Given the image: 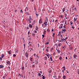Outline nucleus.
Wrapping results in <instances>:
<instances>
[{"mask_svg":"<svg viewBox=\"0 0 79 79\" xmlns=\"http://www.w3.org/2000/svg\"><path fill=\"white\" fill-rule=\"evenodd\" d=\"M63 23H61L60 24V25L59 26V29H61V28H63Z\"/></svg>","mask_w":79,"mask_h":79,"instance_id":"obj_1","label":"nucleus"},{"mask_svg":"<svg viewBox=\"0 0 79 79\" xmlns=\"http://www.w3.org/2000/svg\"><path fill=\"white\" fill-rule=\"evenodd\" d=\"M39 24H42V19L40 18L39 21Z\"/></svg>","mask_w":79,"mask_h":79,"instance_id":"obj_2","label":"nucleus"},{"mask_svg":"<svg viewBox=\"0 0 79 79\" xmlns=\"http://www.w3.org/2000/svg\"><path fill=\"white\" fill-rule=\"evenodd\" d=\"M25 55L26 58H28V57H29V53H28L27 52H26L25 54Z\"/></svg>","mask_w":79,"mask_h":79,"instance_id":"obj_3","label":"nucleus"},{"mask_svg":"<svg viewBox=\"0 0 79 79\" xmlns=\"http://www.w3.org/2000/svg\"><path fill=\"white\" fill-rule=\"evenodd\" d=\"M44 24H45V26H47L48 25V23H47V21H46L44 23Z\"/></svg>","mask_w":79,"mask_h":79,"instance_id":"obj_4","label":"nucleus"},{"mask_svg":"<svg viewBox=\"0 0 79 79\" xmlns=\"http://www.w3.org/2000/svg\"><path fill=\"white\" fill-rule=\"evenodd\" d=\"M5 67L4 65H0V69H2V68H3V67Z\"/></svg>","mask_w":79,"mask_h":79,"instance_id":"obj_5","label":"nucleus"},{"mask_svg":"<svg viewBox=\"0 0 79 79\" xmlns=\"http://www.w3.org/2000/svg\"><path fill=\"white\" fill-rule=\"evenodd\" d=\"M61 40L62 42H65L66 40L64 39H63V38H61Z\"/></svg>","mask_w":79,"mask_h":79,"instance_id":"obj_6","label":"nucleus"},{"mask_svg":"<svg viewBox=\"0 0 79 79\" xmlns=\"http://www.w3.org/2000/svg\"><path fill=\"white\" fill-rule=\"evenodd\" d=\"M62 32H66V30L65 28H63L61 30Z\"/></svg>","mask_w":79,"mask_h":79,"instance_id":"obj_7","label":"nucleus"},{"mask_svg":"<svg viewBox=\"0 0 79 79\" xmlns=\"http://www.w3.org/2000/svg\"><path fill=\"white\" fill-rule=\"evenodd\" d=\"M58 47H61V46H62V44L61 43H59V44L57 45Z\"/></svg>","mask_w":79,"mask_h":79,"instance_id":"obj_8","label":"nucleus"},{"mask_svg":"<svg viewBox=\"0 0 79 79\" xmlns=\"http://www.w3.org/2000/svg\"><path fill=\"white\" fill-rule=\"evenodd\" d=\"M29 10V8L28 7H26V8L25 9V11L26 12V11H28Z\"/></svg>","mask_w":79,"mask_h":79,"instance_id":"obj_9","label":"nucleus"},{"mask_svg":"<svg viewBox=\"0 0 79 79\" xmlns=\"http://www.w3.org/2000/svg\"><path fill=\"white\" fill-rule=\"evenodd\" d=\"M28 21L29 22L31 21H32V19H31V18L30 17L29 19H28Z\"/></svg>","mask_w":79,"mask_h":79,"instance_id":"obj_10","label":"nucleus"},{"mask_svg":"<svg viewBox=\"0 0 79 79\" xmlns=\"http://www.w3.org/2000/svg\"><path fill=\"white\" fill-rule=\"evenodd\" d=\"M57 53H58L59 54H60V52H61V51H60V50H59V49H58L57 51Z\"/></svg>","mask_w":79,"mask_h":79,"instance_id":"obj_11","label":"nucleus"},{"mask_svg":"<svg viewBox=\"0 0 79 79\" xmlns=\"http://www.w3.org/2000/svg\"><path fill=\"white\" fill-rule=\"evenodd\" d=\"M66 10V9H65V8H63V9H62V12L63 13H64V11H65Z\"/></svg>","mask_w":79,"mask_h":79,"instance_id":"obj_12","label":"nucleus"},{"mask_svg":"<svg viewBox=\"0 0 79 79\" xmlns=\"http://www.w3.org/2000/svg\"><path fill=\"white\" fill-rule=\"evenodd\" d=\"M76 57H77V55H75L74 54L73 56L74 58L75 59H76Z\"/></svg>","mask_w":79,"mask_h":79,"instance_id":"obj_13","label":"nucleus"},{"mask_svg":"<svg viewBox=\"0 0 79 79\" xmlns=\"http://www.w3.org/2000/svg\"><path fill=\"white\" fill-rule=\"evenodd\" d=\"M11 50H10L8 52V53L9 55H11Z\"/></svg>","mask_w":79,"mask_h":79,"instance_id":"obj_14","label":"nucleus"},{"mask_svg":"<svg viewBox=\"0 0 79 79\" xmlns=\"http://www.w3.org/2000/svg\"><path fill=\"white\" fill-rule=\"evenodd\" d=\"M38 60H35V64H38Z\"/></svg>","mask_w":79,"mask_h":79,"instance_id":"obj_15","label":"nucleus"},{"mask_svg":"<svg viewBox=\"0 0 79 79\" xmlns=\"http://www.w3.org/2000/svg\"><path fill=\"white\" fill-rule=\"evenodd\" d=\"M4 56H5V55L3 54H2V55L1 56V57L2 58H3V57H4Z\"/></svg>","mask_w":79,"mask_h":79,"instance_id":"obj_16","label":"nucleus"},{"mask_svg":"<svg viewBox=\"0 0 79 79\" xmlns=\"http://www.w3.org/2000/svg\"><path fill=\"white\" fill-rule=\"evenodd\" d=\"M46 55L48 57V58H50V54L48 55L47 54H46Z\"/></svg>","mask_w":79,"mask_h":79,"instance_id":"obj_17","label":"nucleus"},{"mask_svg":"<svg viewBox=\"0 0 79 79\" xmlns=\"http://www.w3.org/2000/svg\"><path fill=\"white\" fill-rule=\"evenodd\" d=\"M30 61H33V57H31L30 58Z\"/></svg>","mask_w":79,"mask_h":79,"instance_id":"obj_18","label":"nucleus"},{"mask_svg":"<svg viewBox=\"0 0 79 79\" xmlns=\"http://www.w3.org/2000/svg\"><path fill=\"white\" fill-rule=\"evenodd\" d=\"M44 60H47V57L45 56L44 57Z\"/></svg>","mask_w":79,"mask_h":79,"instance_id":"obj_19","label":"nucleus"},{"mask_svg":"<svg viewBox=\"0 0 79 79\" xmlns=\"http://www.w3.org/2000/svg\"><path fill=\"white\" fill-rule=\"evenodd\" d=\"M6 63H7V64H10V62H9V61H7L6 62Z\"/></svg>","mask_w":79,"mask_h":79,"instance_id":"obj_20","label":"nucleus"},{"mask_svg":"<svg viewBox=\"0 0 79 79\" xmlns=\"http://www.w3.org/2000/svg\"><path fill=\"white\" fill-rule=\"evenodd\" d=\"M29 27H31V28H32V25L31 24H29Z\"/></svg>","mask_w":79,"mask_h":79,"instance_id":"obj_21","label":"nucleus"},{"mask_svg":"<svg viewBox=\"0 0 79 79\" xmlns=\"http://www.w3.org/2000/svg\"><path fill=\"white\" fill-rule=\"evenodd\" d=\"M63 79H66V76L64 75L63 77Z\"/></svg>","mask_w":79,"mask_h":79,"instance_id":"obj_22","label":"nucleus"},{"mask_svg":"<svg viewBox=\"0 0 79 79\" xmlns=\"http://www.w3.org/2000/svg\"><path fill=\"white\" fill-rule=\"evenodd\" d=\"M63 27L64 29H66V25H64L63 26Z\"/></svg>","mask_w":79,"mask_h":79,"instance_id":"obj_23","label":"nucleus"},{"mask_svg":"<svg viewBox=\"0 0 79 79\" xmlns=\"http://www.w3.org/2000/svg\"><path fill=\"white\" fill-rule=\"evenodd\" d=\"M32 68H35V65L34 64H33V65H32Z\"/></svg>","mask_w":79,"mask_h":79,"instance_id":"obj_24","label":"nucleus"},{"mask_svg":"<svg viewBox=\"0 0 79 79\" xmlns=\"http://www.w3.org/2000/svg\"><path fill=\"white\" fill-rule=\"evenodd\" d=\"M31 51H33V48H30V52H31Z\"/></svg>","mask_w":79,"mask_h":79,"instance_id":"obj_25","label":"nucleus"},{"mask_svg":"<svg viewBox=\"0 0 79 79\" xmlns=\"http://www.w3.org/2000/svg\"><path fill=\"white\" fill-rule=\"evenodd\" d=\"M22 70H23V71H24V67L23 66L22 68Z\"/></svg>","mask_w":79,"mask_h":79,"instance_id":"obj_26","label":"nucleus"},{"mask_svg":"<svg viewBox=\"0 0 79 79\" xmlns=\"http://www.w3.org/2000/svg\"><path fill=\"white\" fill-rule=\"evenodd\" d=\"M50 59H51V61H53V59H52V57H50Z\"/></svg>","mask_w":79,"mask_h":79,"instance_id":"obj_27","label":"nucleus"},{"mask_svg":"<svg viewBox=\"0 0 79 79\" xmlns=\"http://www.w3.org/2000/svg\"><path fill=\"white\" fill-rule=\"evenodd\" d=\"M59 59L60 60H62V57H61V56L59 58Z\"/></svg>","mask_w":79,"mask_h":79,"instance_id":"obj_28","label":"nucleus"},{"mask_svg":"<svg viewBox=\"0 0 79 79\" xmlns=\"http://www.w3.org/2000/svg\"><path fill=\"white\" fill-rule=\"evenodd\" d=\"M29 46H30V47H31V48H33V46H32V44H29Z\"/></svg>","mask_w":79,"mask_h":79,"instance_id":"obj_29","label":"nucleus"},{"mask_svg":"<svg viewBox=\"0 0 79 79\" xmlns=\"http://www.w3.org/2000/svg\"><path fill=\"white\" fill-rule=\"evenodd\" d=\"M63 68H64L63 70H66V68H65V67L64 66L62 67Z\"/></svg>","mask_w":79,"mask_h":79,"instance_id":"obj_30","label":"nucleus"},{"mask_svg":"<svg viewBox=\"0 0 79 79\" xmlns=\"http://www.w3.org/2000/svg\"><path fill=\"white\" fill-rule=\"evenodd\" d=\"M32 35H33V36H35V33H33Z\"/></svg>","mask_w":79,"mask_h":79,"instance_id":"obj_31","label":"nucleus"},{"mask_svg":"<svg viewBox=\"0 0 79 79\" xmlns=\"http://www.w3.org/2000/svg\"><path fill=\"white\" fill-rule=\"evenodd\" d=\"M73 23L71 22V21L70 22V25H73Z\"/></svg>","mask_w":79,"mask_h":79,"instance_id":"obj_32","label":"nucleus"},{"mask_svg":"<svg viewBox=\"0 0 79 79\" xmlns=\"http://www.w3.org/2000/svg\"><path fill=\"white\" fill-rule=\"evenodd\" d=\"M77 21V19H76V18H74V21Z\"/></svg>","mask_w":79,"mask_h":79,"instance_id":"obj_33","label":"nucleus"},{"mask_svg":"<svg viewBox=\"0 0 79 79\" xmlns=\"http://www.w3.org/2000/svg\"><path fill=\"white\" fill-rule=\"evenodd\" d=\"M16 56V54H14L13 55V56H14V57H15Z\"/></svg>","mask_w":79,"mask_h":79,"instance_id":"obj_34","label":"nucleus"},{"mask_svg":"<svg viewBox=\"0 0 79 79\" xmlns=\"http://www.w3.org/2000/svg\"><path fill=\"white\" fill-rule=\"evenodd\" d=\"M15 51L16 53H18V50H17V49L15 50Z\"/></svg>","mask_w":79,"mask_h":79,"instance_id":"obj_35","label":"nucleus"},{"mask_svg":"<svg viewBox=\"0 0 79 79\" xmlns=\"http://www.w3.org/2000/svg\"><path fill=\"white\" fill-rule=\"evenodd\" d=\"M66 44H67V45H69V48L70 47V45H68V43L67 42H66Z\"/></svg>","mask_w":79,"mask_h":79,"instance_id":"obj_36","label":"nucleus"},{"mask_svg":"<svg viewBox=\"0 0 79 79\" xmlns=\"http://www.w3.org/2000/svg\"><path fill=\"white\" fill-rule=\"evenodd\" d=\"M42 78L43 79H45V76H43V77H42Z\"/></svg>","mask_w":79,"mask_h":79,"instance_id":"obj_37","label":"nucleus"},{"mask_svg":"<svg viewBox=\"0 0 79 79\" xmlns=\"http://www.w3.org/2000/svg\"><path fill=\"white\" fill-rule=\"evenodd\" d=\"M20 11L21 13H23V10H20Z\"/></svg>","mask_w":79,"mask_h":79,"instance_id":"obj_38","label":"nucleus"},{"mask_svg":"<svg viewBox=\"0 0 79 79\" xmlns=\"http://www.w3.org/2000/svg\"><path fill=\"white\" fill-rule=\"evenodd\" d=\"M73 47H70V50H72L73 49Z\"/></svg>","mask_w":79,"mask_h":79,"instance_id":"obj_39","label":"nucleus"},{"mask_svg":"<svg viewBox=\"0 0 79 79\" xmlns=\"http://www.w3.org/2000/svg\"><path fill=\"white\" fill-rule=\"evenodd\" d=\"M47 31H48V32H50V30L49 29H48L47 30Z\"/></svg>","mask_w":79,"mask_h":79,"instance_id":"obj_40","label":"nucleus"},{"mask_svg":"<svg viewBox=\"0 0 79 79\" xmlns=\"http://www.w3.org/2000/svg\"><path fill=\"white\" fill-rule=\"evenodd\" d=\"M68 39V37H66L64 39H65V41H66V39Z\"/></svg>","mask_w":79,"mask_h":79,"instance_id":"obj_41","label":"nucleus"},{"mask_svg":"<svg viewBox=\"0 0 79 79\" xmlns=\"http://www.w3.org/2000/svg\"><path fill=\"white\" fill-rule=\"evenodd\" d=\"M60 17L61 18H63V15H61L60 16Z\"/></svg>","mask_w":79,"mask_h":79,"instance_id":"obj_42","label":"nucleus"},{"mask_svg":"<svg viewBox=\"0 0 79 79\" xmlns=\"http://www.w3.org/2000/svg\"><path fill=\"white\" fill-rule=\"evenodd\" d=\"M52 70H50L49 71V73H52Z\"/></svg>","mask_w":79,"mask_h":79,"instance_id":"obj_43","label":"nucleus"},{"mask_svg":"<svg viewBox=\"0 0 79 79\" xmlns=\"http://www.w3.org/2000/svg\"><path fill=\"white\" fill-rule=\"evenodd\" d=\"M35 15H36V16H39V14H36V13H35Z\"/></svg>","mask_w":79,"mask_h":79,"instance_id":"obj_44","label":"nucleus"},{"mask_svg":"<svg viewBox=\"0 0 79 79\" xmlns=\"http://www.w3.org/2000/svg\"><path fill=\"white\" fill-rule=\"evenodd\" d=\"M55 23H56V22H58V20L56 19V20L55 21Z\"/></svg>","mask_w":79,"mask_h":79,"instance_id":"obj_45","label":"nucleus"},{"mask_svg":"<svg viewBox=\"0 0 79 79\" xmlns=\"http://www.w3.org/2000/svg\"><path fill=\"white\" fill-rule=\"evenodd\" d=\"M5 77H6L5 76L3 77V79H5Z\"/></svg>","mask_w":79,"mask_h":79,"instance_id":"obj_46","label":"nucleus"},{"mask_svg":"<svg viewBox=\"0 0 79 79\" xmlns=\"http://www.w3.org/2000/svg\"><path fill=\"white\" fill-rule=\"evenodd\" d=\"M36 57H37V58H39V55L38 54L36 55Z\"/></svg>","mask_w":79,"mask_h":79,"instance_id":"obj_47","label":"nucleus"},{"mask_svg":"<svg viewBox=\"0 0 79 79\" xmlns=\"http://www.w3.org/2000/svg\"><path fill=\"white\" fill-rule=\"evenodd\" d=\"M46 51L47 52H48V49H46Z\"/></svg>","mask_w":79,"mask_h":79,"instance_id":"obj_48","label":"nucleus"},{"mask_svg":"<svg viewBox=\"0 0 79 79\" xmlns=\"http://www.w3.org/2000/svg\"><path fill=\"white\" fill-rule=\"evenodd\" d=\"M36 31H38V27H37L36 29Z\"/></svg>","mask_w":79,"mask_h":79,"instance_id":"obj_49","label":"nucleus"},{"mask_svg":"<svg viewBox=\"0 0 79 79\" xmlns=\"http://www.w3.org/2000/svg\"><path fill=\"white\" fill-rule=\"evenodd\" d=\"M55 33L53 34V35H52L53 37H55V35H55Z\"/></svg>","mask_w":79,"mask_h":79,"instance_id":"obj_50","label":"nucleus"},{"mask_svg":"<svg viewBox=\"0 0 79 79\" xmlns=\"http://www.w3.org/2000/svg\"><path fill=\"white\" fill-rule=\"evenodd\" d=\"M8 68H9V69H9V70L10 71V67L9 66L8 67Z\"/></svg>","mask_w":79,"mask_h":79,"instance_id":"obj_51","label":"nucleus"},{"mask_svg":"<svg viewBox=\"0 0 79 79\" xmlns=\"http://www.w3.org/2000/svg\"><path fill=\"white\" fill-rule=\"evenodd\" d=\"M42 37H45V35H42Z\"/></svg>","mask_w":79,"mask_h":79,"instance_id":"obj_52","label":"nucleus"},{"mask_svg":"<svg viewBox=\"0 0 79 79\" xmlns=\"http://www.w3.org/2000/svg\"><path fill=\"white\" fill-rule=\"evenodd\" d=\"M72 28L74 29V27H72Z\"/></svg>","mask_w":79,"mask_h":79,"instance_id":"obj_53","label":"nucleus"},{"mask_svg":"<svg viewBox=\"0 0 79 79\" xmlns=\"http://www.w3.org/2000/svg\"><path fill=\"white\" fill-rule=\"evenodd\" d=\"M2 57H0V60H2Z\"/></svg>","mask_w":79,"mask_h":79,"instance_id":"obj_54","label":"nucleus"},{"mask_svg":"<svg viewBox=\"0 0 79 79\" xmlns=\"http://www.w3.org/2000/svg\"><path fill=\"white\" fill-rule=\"evenodd\" d=\"M79 21H77V24H79Z\"/></svg>","mask_w":79,"mask_h":79,"instance_id":"obj_55","label":"nucleus"},{"mask_svg":"<svg viewBox=\"0 0 79 79\" xmlns=\"http://www.w3.org/2000/svg\"><path fill=\"white\" fill-rule=\"evenodd\" d=\"M62 73H64V72L63 70L62 71Z\"/></svg>","mask_w":79,"mask_h":79,"instance_id":"obj_56","label":"nucleus"},{"mask_svg":"<svg viewBox=\"0 0 79 79\" xmlns=\"http://www.w3.org/2000/svg\"><path fill=\"white\" fill-rule=\"evenodd\" d=\"M58 78H60H60H61V76H58Z\"/></svg>","mask_w":79,"mask_h":79,"instance_id":"obj_57","label":"nucleus"},{"mask_svg":"<svg viewBox=\"0 0 79 79\" xmlns=\"http://www.w3.org/2000/svg\"><path fill=\"white\" fill-rule=\"evenodd\" d=\"M43 34H44L45 35V34H46V33H45V32H43Z\"/></svg>","mask_w":79,"mask_h":79,"instance_id":"obj_58","label":"nucleus"},{"mask_svg":"<svg viewBox=\"0 0 79 79\" xmlns=\"http://www.w3.org/2000/svg\"><path fill=\"white\" fill-rule=\"evenodd\" d=\"M53 77H54V78H55V77H56V76H53Z\"/></svg>","mask_w":79,"mask_h":79,"instance_id":"obj_59","label":"nucleus"},{"mask_svg":"<svg viewBox=\"0 0 79 79\" xmlns=\"http://www.w3.org/2000/svg\"><path fill=\"white\" fill-rule=\"evenodd\" d=\"M74 10H75V11H77L76 10V8L75 7L74 8Z\"/></svg>","mask_w":79,"mask_h":79,"instance_id":"obj_60","label":"nucleus"},{"mask_svg":"<svg viewBox=\"0 0 79 79\" xmlns=\"http://www.w3.org/2000/svg\"><path fill=\"white\" fill-rule=\"evenodd\" d=\"M61 35V33H60V32H59V34L58 35Z\"/></svg>","mask_w":79,"mask_h":79,"instance_id":"obj_61","label":"nucleus"},{"mask_svg":"<svg viewBox=\"0 0 79 79\" xmlns=\"http://www.w3.org/2000/svg\"><path fill=\"white\" fill-rule=\"evenodd\" d=\"M34 56H35L36 55V54H35V53L34 54Z\"/></svg>","mask_w":79,"mask_h":79,"instance_id":"obj_62","label":"nucleus"},{"mask_svg":"<svg viewBox=\"0 0 79 79\" xmlns=\"http://www.w3.org/2000/svg\"><path fill=\"white\" fill-rule=\"evenodd\" d=\"M46 44H49V42H48V41L47 43H46Z\"/></svg>","mask_w":79,"mask_h":79,"instance_id":"obj_63","label":"nucleus"},{"mask_svg":"<svg viewBox=\"0 0 79 79\" xmlns=\"http://www.w3.org/2000/svg\"><path fill=\"white\" fill-rule=\"evenodd\" d=\"M39 76H41L40 73H39Z\"/></svg>","mask_w":79,"mask_h":79,"instance_id":"obj_64","label":"nucleus"}]
</instances>
